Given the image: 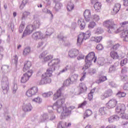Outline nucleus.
Segmentation results:
<instances>
[{
	"instance_id": "052dcab7",
	"label": "nucleus",
	"mask_w": 128,
	"mask_h": 128,
	"mask_svg": "<svg viewBox=\"0 0 128 128\" xmlns=\"http://www.w3.org/2000/svg\"><path fill=\"white\" fill-rule=\"evenodd\" d=\"M112 117L111 116L110 118H108V121L109 122H112Z\"/></svg>"
},
{
	"instance_id": "bb28decb",
	"label": "nucleus",
	"mask_w": 128,
	"mask_h": 128,
	"mask_svg": "<svg viewBox=\"0 0 128 128\" xmlns=\"http://www.w3.org/2000/svg\"><path fill=\"white\" fill-rule=\"evenodd\" d=\"M102 40V36L92 38V40L96 42H100Z\"/></svg>"
},
{
	"instance_id": "f704fd0d",
	"label": "nucleus",
	"mask_w": 128,
	"mask_h": 128,
	"mask_svg": "<svg viewBox=\"0 0 128 128\" xmlns=\"http://www.w3.org/2000/svg\"><path fill=\"white\" fill-rule=\"evenodd\" d=\"M106 108H101L99 110V112L101 116H104L106 114Z\"/></svg>"
},
{
	"instance_id": "20e7f679",
	"label": "nucleus",
	"mask_w": 128,
	"mask_h": 128,
	"mask_svg": "<svg viewBox=\"0 0 128 128\" xmlns=\"http://www.w3.org/2000/svg\"><path fill=\"white\" fill-rule=\"evenodd\" d=\"M116 112L118 114H120V116L122 118L128 120V114H124V112H126L124 104H118L116 108Z\"/></svg>"
},
{
	"instance_id": "de8ad7c7",
	"label": "nucleus",
	"mask_w": 128,
	"mask_h": 128,
	"mask_svg": "<svg viewBox=\"0 0 128 128\" xmlns=\"http://www.w3.org/2000/svg\"><path fill=\"white\" fill-rule=\"evenodd\" d=\"M86 72H84L83 73V76H82V78L80 79V82H82V80H84L86 78Z\"/></svg>"
},
{
	"instance_id": "864d4df0",
	"label": "nucleus",
	"mask_w": 128,
	"mask_h": 128,
	"mask_svg": "<svg viewBox=\"0 0 128 128\" xmlns=\"http://www.w3.org/2000/svg\"><path fill=\"white\" fill-rule=\"evenodd\" d=\"M121 78H122V80L123 82H124V80H128V77L126 75H124V76H122L121 77Z\"/></svg>"
},
{
	"instance_id": "774afa93",
	"label": "nucleus",
	"mask_w": 128,
	"mask_h": 128,
	"mask_svg": "<svg viewBox=\"0 0 128 128\" xmlns=\"http://www.w3.org/2000/svg\"><path fill=\"white\" fill-rule=\"evenodd\" d=\"M66 70H68L66 68V69H63L62 71L61 72H66Z\"/></svg>"
},
{
	"instance_id": "a211bd4d",
	"label": "nucleus",
	"mask_w": 128,
	"mask_h": 128,
	"mask_svg": "<svg viewBox=\"0 0 128 128\" xmlns=\"http://www.w3.org/2000/svg\"><path fill=\"white\" fill-rule=\"evenodd\" d=\"M32 38L34 40H40L42 38V34L40 32H36L32 35Z\"/></svg>"
},
{
	"instance_id": "5fc2aeb1",
	"label": "nucleus",
	"mask_w": 128,
	"mask_h": 128,
	"mask_svg": "<svg viewBox=\"0 0 128 128\" xmlns=\"http://www.w3.org/2000/svg\"><path fill=\"white\" fill-rule=\"evenodd\" d=\"M124 6H128V0H124Z\"/></svg>"
},
{
	"instance_id": "49530a36",
	"label": "nucleus",
	"mask_w": 128,
	"mask_h": 128,
	"mask_svg": "<svg viewBox=\"0 0 128 128\" xmlns=\"http://www.w3.org/2000/svg\"><path fill=\"white\" fill-rule=\"evenodd\" d=\"M93 20L95 22H98V20H100V16L98 15H94L93 16Z\"/></svg>"
},
{
	"instance_id": "e2e57ef3",
	"label": "nucleus",
	"mask_w": 128,
	"mask_h": 128,
	"mask_svg": "<svg viewBox=\"0 0 128 128\" xmlns=\"http://www.w3.org/2000/svg\"><path fill=\"white\" fill-rule=\"evenodd\" d=\"M121 94H122V98H124V96H126V93L122 92H121Z\"/></svg>"
},
{
	"instance_id": "412c9836",
	"label": "nucleus",
	"mask_w": 128,
	"mask_h": 128,
	"mask_svg": "<svg viewBox=\"0 0 128 128\" xmlns=\"http://www.w3.org/2000/svg\"><path fill=\"white\" fill-rule=\"evenodd\" d=\"M22 110L24 112H30L32 110V106L30 104H27L23 106Z\"/></svg>"
},
{
	"instance_id": "4c0bfd02",
	"label": "nucleus",
	"mask_w": 128,
	"mask_h": 128,
	"mask_svg": "<svg viewBox=\"0 0 128 128\" xmlns=\"http://www.w3.org/2000/svg\"><path fill=\"white\" fill-rule=\"evenodd\" d=\"M78 54L79 55L77 57V60H84V55L82 54L79 53Z\"/></svg>"
},
{
	"instance_id": "69168bd1",
	"label": "nucleus",
	"mask_w": 128,
	"mask_h": 128,
	"mask_svg": "<svg viewBox=\"0 0 128 128\" xmlns=\"http://www.w3.org/2000/svg\"><path fill=\"white\" fill-rule=\"evenodd\" d=\"M123 40H125V42H128V35L126 37L125 39H124Z\"/></svg>"
},
{
	"instance_id": "7ed1b4c3",
	"label": "nucleus",
	"mask_w": 128,
	"mask_h": 128,
	"mask_svg": "<svg viewBox=\"0 0 128 128\" xmlns=\"http://www.w3.org/2000/svg\"><path fill=\"white\" fill-rule=\"evenodd\" d=\"M94 60V62H96V54L94 52H90L86 57L85 58V64L82 68V70H88L90 66H92V62Z\"/></svg>"
},
{
	"instance_id": "c85d7f7f",
	"label": "nucleus",
	"mask_w": 128,
	"mask_h": 128,
	"mask_svg": "<svg viewBox=\"0 0 128 128\" xmlns=\"http://www.w3.org/2000/svg\"><path fill=\"white\" fill-rule=\"evenodd\" d=\"M63 84L64 86H68L72 84V79L68 78L64 81Z\"/></svg>"
},
{
	"instance_id": "cd10ccee",
	"label": "nucleus",
	"mask_w": 128,
	"mask_h": 128,
	"mask_svg": "<svg viewBox=\"0 0 128 128\" xmlns=\"http://www.w3.org/2000/svg\"><path fill=\"white\" fill-rule=\"evenodd\" d=\"M106 76H101L99 78V80L96 81V84H101V82H104L106 80Z\"/></svg>"
},
{
	"instance_id": "f257e3e1",
	"label": "nucleus",
	"mask_w": 128,
	"mask_h": 128,
	"mask_svg": "<svg viewBox=\"0 0 128 128\" xmlns=\"http://www.w3.org/2000/svg\"><path fill=\"white\" fill-rule=\"evenodd\" d=\"M60 64V59H54L48 63V66L50 68H48L46 72L42 75V79L38 82L40 86L52 83V80L51 76H52V72L56 70V66Z\"/></svg>"
},
{
	"instance_id": "c9c22d12",
	"label": "nucleus",
	"mask_w": 128,
	"mask_h": 128,
	"mask_svg": "<svg viewBox=\"0 0 128 128\" xmlns=\"http://www.w3.org/2000/svg\"><path fill=\"white\" fill-rule=\"evenodd\" d=\"M26 4H28V0H23L20 7V10H22V8L26 6Z\"/></svg>"
},
{
	"instance_id": "338daca9",
	"label": "nucleus",
	"mask_w": 128,
	"mask_h": 128,
	"mask_svg": "<svg viewBox=\"0 0 128 128\" xmlns=\"http://www.w3.org/2000/svg\"><path fill=\"white\" fill-rule=\"evenodd\" d=\"M24 14H27V16H29V14H30V12H24Z\"/></svg>"
},
{
	"instance_id": "9b49d317",
	"label": "nucleus",
	"mask_w": 128,
	"mask_h": 128,
	"mask_svg": "<svg viewBox=\"0 0 128 128\" xmlns=\"http://www.w3.org/2000/svg\"><path fill=\"white\" fill-rule=\"evenodd\" d=\"M3 82V86H2L3 88V92H8V76L4 77L2 79Z\"/></svg>"
},
{
	"instance_id": "39448f33",
	"label": "nucleus",
	"mask_w": 128,
	"mask_h": 128,
	"mask_svg": "<svg viewBox=\"0 0 128 128\" xmlns=\"http://www.w3.org/2000/svg\"><path fill=\"white\" fill-rule=\"evenodd\" d=\"M126 24L128 22H124L121 24L120 28H118V26L116 24H113L112 26V30L114 34H118V32H124V30H126V28H128V26H126Z\"/></svg>"
},
{
	"instance_id": "393cba45",
	"label": "nucleus",
	"mask_w": 128,
	"mask_h": 128,
	"mask_svg": "<svg viewBox=\"0 0 128 128\" xmlns=\"http://www.w3.org/2000/svg\"><path fill=\"white\" fill-rule=\"evenodd\" d=\"M60 96H62V90H60V89H59L57 90L56 92L54 94L53 100H58V98H60Z\"/></svg>"
},
{
	"instance_id": "4468645a",
	"label": "nucleus",
	"mask_w": 128,
	"mask_h": 128,
	"mask_svg": "<svg viewBox=\"0 0 128 128\" xmlns=\"http://www.w3.org/2000/svg\"><path fill=\"white\" fill-rule=\"evenodd\" d=\"M32 32H34V26L32 25L28 26L24 31L22 36H26L28 34H30Z\"/></svg>"
},
{
	"instance_id": "37998d69",
	"label": "nucleus",
	"mask_w": 128,
	"mask_h": 128,
	"mask_svg": "<svg viewBox=\"0 0 128 128\" xmlns=\"http://www.w3.org/2000/svg\"><path fill=\"white\" fill-rule=\"evenodd\" d=\"M92 94H94V92H92V90L90 91V92L88 94V100H92Z\"/></svg>"
},
{
	"instance_id": "e433bc0d",
	"label": "nucleus",
	"mask_w": 128,
	"mask_h": 128,
	"mask_svg": "<svg viewBox=\"0 0 128 128\" xmlns=\"http://www.w3.org/2000/svg\"><path fill=\"white\" fill-rule=\"evenodd\" d=\"M86 104H88V101L84 100L82 103L78 104V108H83L84 106H86Z\"/></svg>"
},
{
	"instance_id": "1a4fd4ad",
	"label": "nucleus",
	"mask_w": 128,
	"mask_h": 128,
	"mask_svg": "<svg viewBox=\"0 0 128 128\" xmlns=\"http://www.w3.org/2000/svg\"><path fill=\"white\" fill-rule=\"evenodd\" d=\"M48 54V52H43L39 56V58L42 60V58H44V62H50L51 60L54 58V56L52 55H48L46 56Z\"/></svg>"
},
{
	"instance_id": "2f4dec72",
	"label": "nucleus",
	"mask_w": 128,
	"mask_h": 128,
	"mask_svg": "<svg viewBox=\"0 0 128 128\" xmlns=\"http://www.w3.org/2000/svg\"><path fill=\"white\" fill-rule=\"evenodd\" d=\"M74 4L72 2H70L68 4L67 6V10H68V12H72V10H74Z\"/></svg>"
},
{
	"instance_id": "aec40b11",
	"label": "nucleus",
	"mask_w": 128,
	"mask_h": 128,
	"mask_svg": "<svg viewBox=\"0 0 128 128\" xmlns=\"http://www.w3.org/2000/svg\"><path fill=\"white\" fill-rule=\"evenodd\" d=\"M92 114V110L88 109L86 110L84 113V114L83 116V118L84 120H86V118H89V116H90Z\"/></svg>"
},
{
	"instance_id": "09e8293b",
	"label": "nucleus",
	"mask_w": 128,
	"mask_h": 128,
	"mask_svg": "<svg viewBox=\"0 0 128 128\" xmlns=\"http://www.w3.org/2000/svg\"><path fill=\"white\" fill-rule=\"evenodd\" d=\"M123 88L124 90H128V82L124 84Z\"/></svg>"
},
{
	"instance_id": "423d86ee",
	"label": "nucleus",
	"mask_w": 128,
	"mask_h": 128,
	"mask_svg": "<svg viewBox=\"0 0 128 128\" xmlns=\"http://www.w3.org/2000/svg\"><path fill=\"white\" fill-rule=\"evenodd\" d=\"M32 70H30L28 72H26V73L24 74L20 79L21 84H26V82L30 80V78L32 76Z\"/></svg>"
},
{
	"instance_id": "4d7b16f0",
	"label": "nucleus",
	"mask_w": 128,
	"mask_h": 128,
	"mask_svg": "<svg viewBox=\"0 0 128 128\" xmlns=\"http://www.w3.org/2000/svg\"><path fill=\"white\" fill-rule=\"evenodd\" d=\"M116 96H118V98H122V92H118L116 94Z\"/></svg>"
},
{
	"instance_id": "a18cd8bd",
	"label": "nucleus",
	"mask_w": 128,
	"mask_h": 128,
	"mask_svg": "<svg viewBox=\"0 0 128 128\" xmlns=\"http://www.w3.org/2000/svg\"><path fill=\"white\" fill-rule=\"evenodd\" d=\"M96 48L98 50H103L104 46L102 45V44H98L97 45Z\"/></svg>"
},
{
	"instance_id": "c756f323",
	"label": "nucleus",
	"mask_w": 128,
	"mask_h": 128,
	"mask_svg": "<svg viewBox=\"0 0 128 128\" xmlns=\"http://www.w3.org/2000/svg\"><path fill=\"white\" fill-rule=\"evenodd\" d=\"M128 36V30H125L124 31H123L120 34V38H124V40H125L126 37Z\"/></svg>"
},
{
	"instance_id": "b1692460",
	"label": "nucleus",
	"mask_w": 128,
	"mask_h": 128,
	"mask_svg": "<svg viewBox=\"0 0 128 128\" xmlns=\"http://www.w3.org/2000/svg\"><path fill=\"white\" fill-rule=\"evenodd\" d=\"M84 34H80L78 36V39H77V44H78L80 46L82 44V42H84Z\"/></svg>"
},
{
	"instance_id": "8fccbe9b",
	"label": "nucleus",
	"mask_w": 128,
	"mask_h": 128,
	"mask_svg": "<svg viewBox=\"0 0 128 128\" xmlns=\"http://www.w3.org/2000/svg\"><path fill=\"white\" fill-rule=\"evenodd\" d=\"M118 66V62H116L114 66H112L113 70H116L118 68L116 66Z\"/></svg>"
},
{
	"instance_id": "a19ab883",
	"label": "nucleus",
	"mask_w": 128,
	"mask_h": 128,
	"mask_svg": "<svg viewBox=\"0 0 128 128\" xmlns=\"http://www.w3.org/2000/svg\"><path fill=\"white\" fill-rule=\"evenodd\" d=\"M24 24H20V26L19 28V32H24Z\"/></svg>"
},
{
	"instance_id": "4be33fe9",
	"label": "nucleus",
	"mask_w": 128,
	"mask_h": 128,
	"mask_svg": "<svg viewBox=\"0 0 128 128\" xmlns=\"http://www.w3.org/2000/svg\"><path fill=\"white\" fill-rule=\"evenodd\" d=\"M120 4H116L113 9V14H116L120 12Z\"/></svg>"
},
{
	"instance_id": "a878e982",
	"label": "nucleus",
	"mask_w": 128,
	"mask_h": 128,
	"mask_svg": "<svg viewBox=\"0 0 128 128\" xmlns=\"http://www.w3.org/2000/svg\"><path fill=\"white\" fill-rule=\"evenodd\" d=\"M83 34V38L84 40H88L90 38V31H87L86 32V33L82 32L80 34Z\"/></svg>"
},
{
	"instance_id": "dca6fc26",
	"label": "nucleus",
	"mask_w": 128,
	"mask_h": 128,
	"mask_svg": "<svg viewBox=\"0 0 128 128\" xmlns=\"http://www.w3.org/2000/svg\"><path fill=\"white\" fill-rule=\"evenodd\" d=\"M80 52L77 49H72L68 52V56L70 58H76L78 56Z\"/></svg>"
},
{
	"instance_id": "79ce46f5",
	"label": "nucleus",
	"mask_w": 128,
	"mask_h": 128,
	"mask_svg": "<svg viewBox=\"0 0 128 128\" xmlns=\"http://www.w3.org/2000/svg\"><path fill=\"white\" fill-rule=\"evenodd\" d=\"M95 26H96V22H90L88 26V28H94Z\"/></svg>"
},
{
	"instance_id": "ea45409f",
	"label": "nucleus",
	"mask_w": 128,
	"mask_h": 128,
	"mask_svg": "<svg viewBox=\"0 0 128 128\" xmlns=\"http://www.w3.org/2000/svg\"><path fill=\"white\" fill-rule=\"evenodd\" d=\"M78 76L76 74L73 75L71 78V79L72 80V82H76V80H78Z\"/></svg>"
},
{
	"instance_id": "f03ea898",
	"label": "nucleus",
	"mask_w": 128,
	"mask_h": 128,
	"mask_svg": "<svg viewBox=\"0 0 128 128\" xmlns=\"http://www.w3.org/2000/svg\"><path fill=\"white\" fill-rule=\"evenodd\" d=\"M66 99L62 98L58 100L54 105L53 108H56L58 112H62V116H68L70 114V110L66 106L64 102Z\"/></svg>"
},
{
	"instance_id": "0e129e2a",
	"label": "nucleus",
	"mask_w": 128,
	"mask_h": 128,
	"mask_svg": "<svg viewBox=\"0 0 128 128\" xmlns=\"http://www.w3.org/2000/svg\"><path fill=\"white\" fill-rule=\"evenodd\" d=\"M75 108H76V107H74V106H72L69 107L68 108H68H70L71 110H74Z\"/></svg>"
},
{
	"instance_id": "58836bf2",
	"label": "nucleus",
	"mask_w": 128,
	"mask_h": 128,
	"mask_svg": "<svg viewBox=\"0 0 128 128\" xmlns=\"http://www.w3.org/2000/svg\"><path fill=\"white\" fill-rule=\"evenodd\" d=\"M128 63V58H124V60H121L120 62V64L122 66H124V64H126Z\"/></svg>"
},
{
	"instance_id": "6e6552de",
	"label": "nucleus",
	"mask_w": 128,
	"mask_h": 128,
	"mask_svg": "<svg viewBox=\"0 0 128 128\" xmlns=\"http://www.w3.org/2000/svg\"><path fill=\"white\" fill-rule=\"evenodd\" d=\"M120 45L118 44H114L112 47L113 53H112V58L113 60H119L120 56L118 53V50L120 48Z\"/></svg>"
},
{
	"instance_id": "6e6d98bb",
	"label": "nucleus",
	"mask_w": 128,
	"mask_h": 128,
	"mask_svg": "<svg viewBox=\"0 0 128 128\" xmlns=\"http://www.w3.org/2000/svg\"><path fill=\"white\" fill-rule=\"evenodd\" d=\"M113 104H114L113 106H114H114H116V104H118V101H116V100H114Z\"/></svg>"
},
{
	"instance_id": "603ef678",
	"label": "nucleus",
	"mask_w": 128,
	"mask_h": 128,
	"mask_svg": "<svg viewBox=\"0 0 128 128\" xmlns=\"http://www.w3.org/2000/svg\"><path fill=\"white\" fill-rule=\"evenodd\" d=\"M112 118L114 120H120V117L118 116L114 115Z\"/></svg>"
},
{
	"instance_id": "0eeeda50",
	"label": "nucleus",
	"mask_w": 128,
	"mask_h": 128,
	"mask_svg": "<svg viewBox=\"0 0 128 128\" xmlns=\"http://www.w3.org/2000/svg\"><path fill=\"white\" fill-rule=\"evenodd\" d=\"M38 92V88L37 86H34L26 91V96L28 98H30V96L36 94Z\"/></svg>"
},
{
	"instance_id": "473e14b6",
	"label": "nucleus",
	"mask_w": 128,
	"mask_h": 128,
	"mask_svg": "<svg viewBox=\"0 0 128 128\" xmlns=\"http://www.w3.org/2000/svg\"><path fill=\"white\" fill-rule=\"evenodd\" d=\"M32 102H36L37 104H42V100L40 98V97H36V98H34L32 100Z\"/></svg>"
},
{
	"instance_id": "9d476101",
	"label": "nucleus",
	"mask_w": 128,
	"mask_h": 128,
	"mask_svg": "<svg viewBox=\"0 0 128 128\" xmlns=\"http://www.w3.org/2000/svg\"><path fill=\"white\" fill-rule=\"evenodd\" d=\"M72 126V122L60 121L58 124L57 128H68Z\"/></svg>"
},
{
	"instance_id": "13d9d810",
	"label": "nucleus",
	"mask_w": 128,
	"mask_h": 128,
	"mask_svg": "<svg viewBox=\"0 0 128 128\" xmlns=\"http://www.w3.org/2000/svg\"><path fill=\"white\" fill-rule=\"evenodd\" d=\"M14 89L13 90V92L14 94H16V90H18V86H14Z\"/></svg>"
},
{
	"instance_id": "f3484780",
	"label": "nucleus",
	"mask_w": 128,
	"mask_h": 128,
	"mask_svg": "<svg viewBox=\"0 0 128 128\" xmlns=\"http://www.w3.org/2000/svg\"><path fill=\"white\" fill-rule=\"evenodd\" d=\"M104 26L108 29V32H112V31H110V30H112V21L110 20L105 21L104 22Z\"/></svg>"
},
{
	"instance_id": "680f3d73",
	"label": "nucleus",
	"mask_w": 128,
	"mask_h": 128,
	"mask_svg": "<svg viewBox=\"0 0 128 128\" xmlns=\"http://www.w3.org/2000/svg\"><path fill=\"white\" fill-rule=\"evenodd\" d=\"M4 68H8V66H4L2 68V70H3Z\"/></svg>"
},
{
	"instance_id": "2eb2a0df",
	"label": "nucleus",
	"mask_w": 128,
	"mask_h": 128,
	"mask_svg": "<svg viewBox=\"0 0 128 128\" xmlns=\"http://www.w3.org/2000/svg\"><path fill=\"white\" fill-rule=\"evenodd\" d=\"M86 90H88V88H86V84L82 83L80 84L79 86L78 87V90L79 92V94H84V92H86Z\"/></svg>"
},
{
	"instance_id": "7c9ffc66",
	"label": "nucleus",
	"mask_w": 128,
	"mask_h": 128,
	"mask_svg": "<svg viewBox=\"0 0 128 128\" xmlns=\"http://www.w3.org/2000/svg\"><path fill=\"white\" fill-rule=\"evenodd\" d=\"M30 52V48H26L24 49L23 52V54L24 56H28Z\"/></svg>"
},
{
	"instance_id": "5701e85b",
	"label": "nucleus",
	"mask_w": 128,
	"mask_h": 128,
	"mask_svg": "<svg viewBox=\"0 0 128 128\" xmlns=\"http://www.w3.org/2000/svg\"><path fill=\"white\" fill-rule=\"evenodd\" d=\"M84 16L86 22L90 20V10H86L84 12Z\"/></svg>"
},
{
	"instance_id": "c03bdc74",
	"label": "nucleus",
	"mask_w": 128,
	"mask_h": 128,
	"mask_svg": "<svg viewBox=\"0 0 128 128\" xmlns=\"http://www.w3.org/2000/svg\"><path fill=\"white\" fill-rule=\"evenodd\" d=\"M106 106L108 108H112V100H109L108 103L106 104Z\"/></svg>"
},
{
	"instance_id": "bf43d9fd",
	"label": "nucleus",
	"mask_w": 128,
	"mask_h": 128,
	"mask_svg": "<svg viewBox=\"0 0 128 128\" xmlns=\"http://www.w3.org/2000/svg\"><path fill=\"white\" fill-rule=\"evenodd\" d=\"M104 98H108V93H104V96H102V98H104Z\"/></svg>"
},
{
	"instance_id": "6ab92c4d",
	"label": "nucleus",
	"mask_w": 128,
	"mask_h": 128,
	"mask_svg": "<svg viewBox=\"0 0 128 128\" xmlns=\"http://www.w3.org/2000/svg\"><path fill=\"white\" fill-rule=\"evenodd\" d=\"M78 22L81 30H84L86 28V22H84V20L83 18L78 20Z\"/></svg>"
},
{
	"instance_id": "3c124183",
	"label": "nucleus",
	"mask_w": 128,
	"mask_h": 128,
	"mask_svg": "<svg viewBox=\"0 0 128 128\" xmlns=\"http://www.w3.org/2000/svg\"><path fill=\"white\" fill-rule=\"evenodd\" d=\"M14 60V62L15 64H18V56L15 55L14 56V57L13 58Z\"/></svg>"
},
{
	"instance_id": "ddd939ff",
	"label": "nucleus",
	"mask_w": 128,
	"mask_h": 128,
	"mask_svg": "<svg viewBox=\"0 0 128 128\" xmlns=\"http://www.w3.org/2000/svg\"><path fill=\"white\" fill-rule=\"evenodd\" d=\"M92 4H94V8L96 10V12H100V10H102V3L98 2V0H92Z\"/></svg>"
},
{
	"instance_id": "72a5a7b5",
	"label": "nucleus",
	"mask_w": 128,
	"mask_h": 128,
	"mask_svg": "<svg viewBox=\"0 0 128 128\" xmlns=\"http://www.w3.org/2000/svg\"><path fill=\"white\" fill-rule=\"evenodd\" d=\"M53 93L52 92H48L43 93L42 96L43 98H50V96H52Z\"/></svg>"
},
{
	"instance_id": "f8f14e48",
	"label": "nucleus",
	"mask_w": 128,
	"mask_h": 128,
	"mask_svg": "<svg viewBox=\"0 0 128 128\" xmlns=\"http://www.w3.org/2000/svg\"><path fill=\"white\" fill-rule=\"evenodd\" d=\"M32 62L30 61H26L24 62V67L23 68V71L24 72H30V70H30V68L32 67Z\"/></svg>"
}]
</instances>
